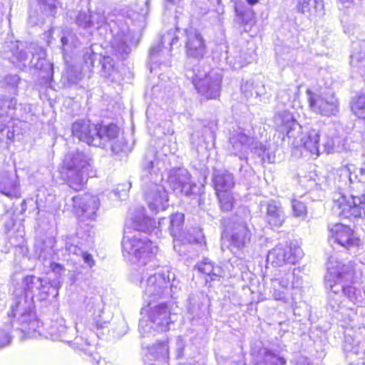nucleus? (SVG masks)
I'll return each mask as SVG.
<instances>
[{"label":"nucleus","instance_id":"24","mask_svg":"<svg viewBox=\"0 0 365 365\" xmlns=\"http://www.w3.org/2000/svg\"><path fill=\"white\" fill-rule=\"evenodd\" d=\"M324 131L325 138L322 144V153H341L347 150L346 140L335 134L332 125H328Z\"/></svg>","mask_w":365,"mask_h":365},{"label":"nucleus","instance_id":"54","mask_svg":"<svg viewBox=\"0 0 365 365\" xmlns=\"http://www.w3.org/2000/svg\"><path fill=\"white\" fill-rule=\"evenodd\" d=\"M254 82L252 81H246L241 86L242 92L247 98L254 96Z\"/></svg>","mask_w":365,"mask_h":365},{"label":"nucleus","instance_id":"60","mask_svg":"<svg viewBox=\"0 0 365 365\" xmlns=\"http://www.w3.org/2000/svg\"><path fill=\"white\" fill-rule=\"evenodd\" d=\"M343 5L348 7L349 6L354 0H339Z\"/></svg>","mask_w":365,"mask_h":365},{"label":"nucleus","instance_id":"35","mask_svg":"<svg viewBox=\"0 0 365 365\" xmlns=\"http://www.w3.org/2000/svg\"><path fill=\"white\" fill-rule=\"evenodd\" d=\"M323 9L322 0H299L297 5L298 12L311 16L320 13Z\"/></svg>","mask_w":365,"mask_h":365},{"label":"nucleus","instance_id":"58","mask_svg":"<svg viewBox=\"0 0 365 365\" xmlns=\"http://www.w3.org/2000/svg\"><path fill=\"white\" fill-rule=\"evenodd\" d=\"M198 236L196 238H194L193 242L196 243L202 244L204 242V237L202 235L201 232H198Z\"/></svg>","mask_w":365,"mask_h":365},{"label":"nucleus","instance_id":"14","mask_svg":"<svg viewBox=\"0 0 365 365\" xmlns=\"http://www.w3.org/2000/svg\"><path fill=\"white\" fill-rule=\"evenodd\" d=\"M309 103L312 110L324 116L336 115L339 111V103L334 93H324L322 95L312 93L307 91Z\"/></svg>","mask_w":365,"mask_h":365},{"label":"nucleus","instance_id":"23","mask_svg":"<svg viewBox=\"0 0 365 365\" xmlns=\"http://www.w3.org/2000/svg\"><path fill=\"white\" fill-rule=\"evenodd\" d=\"M73 206L80 210L83 216L94 219L100 207V200L90 193H84L73 197Z\"/></svg>","mask_w":365,"mask_h":365},{"label":"nucleus","instance_id":"31","mask_svg":"<svg viewBox=\"0 0 365 365\" xmlns=\"http://www.w3.org/2000/svg\"><path fill=\"white\" fill-rule=\"evenodd\" d=\"M169 357V348L165 341L153 344L148 350L145 356V361L148 362L149 365H155V361L158 364H165Z\"/></svg>","mask_w":365,"mask_h":365},{"label":"nucleus","instance_id":"16","mask_svg":"<svg viewBox=\"0 0 365 365\" xmlns=\"http://www.w3.org/2000/svg\"><path fill=\"white\" fill-rule=\"evenodd\" d=\"M329 242L331 245L336 243L346 249L359 245V238L349 226L336 223L329 226Z\"/></svg>","mask_w":365,"mask_h":365},{"label":"nucleus","instance_id":"13","mask_svg":"<svg viewBox=\"0 0 365 365\" xmlns=\"http://www.w3.org/2000/svg\"><path fill=\"white\" fill-rule=\"evenodd\" d=\"M73 14L74 16L71 15V18H74L77 26L86 30L89 36L96 30L106 29L109 26L108 19L101 9H97L94 12L79 11Z\"/></svg>","mask_w":365,"mask_h":365},{"label":"nucleus","instance_id":"5","mask_svg":"<svg viewBox=\"0 0 365 365\" xmlns=\"http://www.w3.org/2000/svg\"><path fill=\"white\" fill-rule=\"evenodd\" d=\"M339 175L338 190L333 193V209L345 218L361 217L365 208V193L361 196L350 195L348 200L344 192L352 182L351 165L342 167L337 171Z\"/></svg>","mask_w":365,"mask_h":365},{"label":"nucleus","instance_id":"8","mask_svg":"<svg viewBox=\"0 0 365 365\" xmlns=\"http://www.w3.org/2000/svg\"><path fill=\"white\" fill-rule=\"evenodd\" d=\"M295 269H278L271 279L269 293L273 299L289 303L294 301V295L302 285V278Z\"/></svg>","mask_w":365,"mask_h":365},{"label":"nucleus","instance_id":"15","mask_svg":"<svg viewBox=\"0 0 365 365\" xmlns=\"http://www.w3.org/2000/svg\"><path fill=\"white\" fill-rule=\"evenodd\" d=\"M302 256L300 247L280 244L268 252L267 261L274 267H282L285 263L295 264Z\"/></svg>","mask_w":365,"mask_h":365},{"label":"nucleus","instance_id":"12","mask_svg":"<svg viewBox=\"0 0 365 365\" xmlns=\"http://www.w3.org/2000/svg\"><path fill=\"white\" fill-rule=\"evenodd\" d=\"M22 283L24 292L23 296L31 300L34 297L39 301L46 300L51 292H55L56 295L58 294V282H48L46 279L34 275H28L24 278Z\"/></svg>","mask_w":365,"mask_h":365},{"label":"nucleus","instance_id":"63","mask_svg":"<svg viewBox=\"0 0 365 365\" xmlns=\"http://www.w3.org/2000/svg\"><path fill=\"white\" fill-rule=\"evenodd\" d=\"M98 364H99V365H113V364H111V363H108V364H106V361H105L104 359H103V360H100V361H98Z\"/></svg>","mask_w":365,"mask_h":365},{"label":"nucleus","instance_id":"51","mask_svg":"<svg viewBox=\"0 0 365 365\" xmlns=\"http://www.w3.org/2000/svg\"><path fill=\"white\" fill-rule=\"evenodd\" d=\"M98 57V54L93 51L92 46L86 48L83 56V61L88 68L93 67L94 62Z\"/></svg>","mask_w":365,"mask_h":365},{"label":"nucleus","instance_id":"56","mask_svg":"<svg viewBox=\"0 0 365 365\" xmlns=\"http://www.w3.org/2000/svg\"><path fill=\"white\" fill-rule=\"evenodd\" d=\"M81 258H83V262L87 264L90 267H93L95 264V261L93 258V256L83 250V253L81 254Z\"/></svg>","mask_w":365,"mask_h":365},{"label":"nucleus","instance_id":"33","mask_svg":"<svg viewBox=\"0 0 365 365\" xmlns=\"http://www.w3.org/2000/svg\"><path fill=\"white\" fill-rule=\"evenodd\" d=\"M83 253L82 244L78 235L67 236L65 240V253L63 257L66 260L76 261L81 258Z\"/></svg>","mask_w":365,"mask_h":365},{"label":"nucleus","instance_id":"40","mask_svg":"<svg viewBox=\"0 0 365 365\" xmlns=\"http://www.w3.org/2000/svg\"><path fill=\"white\" fill-rule=\"evenodd\" d=\"M61 41L63 51L69 52L73 48H76L80 44V42L76 37V34L71 31H63V36H61Z\"/></svg>","mask_w":365,"mask_h":365},{"label":"nucleus","instance_id":"50","mask_svg":"<svg viewBox=\"0 0 365 365\" xmlns=\"http://www.w3.org/2000/svg\"><path fill=\"white\" fill-rule=\"evenodd\" d=\"M20 78L17 75H8L4 78V86L10 92L16 94Z\"/></svg>","mask_w":365,"mask_h":365},{"label":"nucleus","instance_id":"39","mask_svg":"<svg viewBox=\"0 0 365 365\" xmlns=\"http://www.w3.org/2000/svg\"><path fill=\"white\" fill-rule=\"evenodd\" d=\"M45 191L46 190L44 188H40L38 190L36 193V199L35 202H34L32 199L24 200L21 204V211L25 212L27 209V206L29 205L30 207H33L35 210H37L38 212L36 214H38L39 207L41 206L43 203L49 201V199L47 197L45 200H43V198ZM48 197L52 198V196L51 195H48ZM51 200L52 199H50V200Z\"/></svg>","mask_w":365,"mask_h":365},{"label":"nucleus","instance_id":"22","mask_svg":"<svg viewBox=\"0 0 365 365\" xmlns=\"http://www.w3.org/2000/svg\"><path fill=\"white\" fill-rule=\"evenodd\" d=\"M185 33L187 56L197 60L202 58L206 53V47L202 36L192 28L186 29Z\"/></svg>","mask_w":365,"mask_h":365},{"label":"nucleus","instance_id":"52","mask_svg":"<svg viewBox=\"0 0 365 365\" xmlns=\"http://www.w3.org/2000/svg\"><path fill=\"white\" fill-rule=\"evenodd\" d=\"M130 187V184H129V185H118L115 190H113L110 194H113L118 199L123 200L127 196V192Z\"/></svg>","mask_w":365,"mask_h":365},{"label":"nucleus","instance_id":"30","mask_svg":"<svg viewBox=\"0 0 365 365\" xmlns=\"http://www.w3.org/2000/svg\"><path fill=\"white\" fill-rule=\"evenodd\" d=\"M178 41L175 31H168L162 36L160 43L157 46L151 48L150 51L151 60L154 61L156 57L164 54L170 56L173 46L178 43Z\"/></svg>","mask_w":365,"mask_h":365},{"label":"nucleus","instance_id":"36","mask_svg":"<svg viewBox=\"0 0 365 365\" xmlns=\"http://www.w3.org/2000/svg\"><path fill=\"white\" fill-rule=\"evenodd\" d=\"M49 334L51 339L53 341H71V337H69L68 333V328L63 319L53 323L49 329Z\"/></svg>","mask_w":365,"mask_h":365},{"label":"nucleus","instance_id":"37","mask_svg":"<svg viewBox=\"0 0 365 365\" xmlns=\"http://www.w3.org/2000/svg\"><path fill=\"white\" fill-rule=\"evenodd\" d=\"M101 74L106 78H110L114 80L115 75L117 73V69L115 66L114 60L110 56H103L101 61Z\"/></svg>","mask_w":365,"mask_h":365},{"label":"nucleus","instance_id":"4","mask_svg":"<svg viewBox=\"0 0 365 365\" xmlns=\"http://www.w3.org/2000/svg\"><path fill=\"white\" fill-rule=\"evenodd\" d=\"M19 41L6 42L1 51L2 56L19 68L27 66L39 70V75L46 81L53 77V64L46 60L45 50L35 43H31L26 49Z\"/></svg>","mask_w":365,"mask_h":365},{"label":"nucleus","instance_id":"45","mask_svg":"<svg viewBox=\"0 0 365 365\" xmlns=\"http://www.w3.org/2000/svg\"><path fill=\"white\" fill-rule=\"evenodd\" d=\"M350 63L353 68H358L360 75L363 76L365 73V51L351 54Z\"/></svg>","mask_w":365,"mask_h":365},{"label":"nucleus","instance_id":"18","mask_svg":"<svg viewBox=\"0 0 365 365\" xmlns=\"http://www.w3.org/2000/svg\"><path fill=\"white\" fill-rule=\"evenodd\" d=\"M168 182L170 188L176 193H184L189 195L192 193V189L195 187L191 182L190 175L188 171L182 168H175L170 171Z\"/></svg>","mask_w":365,"mask_h":365},{"label":"nucleus","instance_id":"19","mask_svg":"<svg viewBox=\"0 0 365 365\" xmlns=\"http://www.w3.org/2000/svg\"><path fill=\"white\" fill-rule=\"evenodd\" d=\"M274 124L276 129L287 138L297 139V135L301 133L302 127L294 118L292 114L287 110L277 112L274 116Z\"/></svg>","mask_w":365,"mask_h":365},{"label":"nucleus","instance_id":"42","mask_svg":"<svg viewBox=\"0 0 365 365\" xmlns=\"http://www.w3.org/2000/svg\"><path fill=\"white\" fill-rule=\"evenodd\" d=\"M184 215L182 213H176L170 217L169 220L163 218L160 220L159 225L164 223V221L169 222V230L171 235H175L177 232L180 230L182 226Z\"/></svg>","mask_w":365,"mask_h":365},{"label":"nucleus","instance_id":"1","mask_svg":"<svg viewBox=\"0 0 365 365\" xmlns=\"http://www.w3.org/2000/svg\"><path fill=\"white\" fill-rule=\"evenodd\" d=\"M121 244L125 259L142 269L140 287L143 299L149 306L159 299L166 300L178 297L182 284L174 272L166 269L154 274L149 273L157 266L155 256L158 252V247L150 240L138 232L133 235H125Z\"/></svg>","mask_w":365,"mask_h":365},{"label":"nucleus","instance_id":"11","mask_svg":"<svg viewBox=\"0 0 365 365\" xmlns=\"http://www.w3.org/2000/svg\"><path fill=\"white\" fill-rule=\"evenodd\" d=\"M34 302L31 299L24 297L21 292H15L10 306L8 316L21 326L24 331H36L38 322L34 312Z\"/></svg>","mask_w":365,"mask_h":365},{"label":"nucleus","instance_id":"62","mask_svg":"<svg viewBox=\"0 0 365 365\" xmlns=\"http://www.w3.org/2000/svg\"><path fill=\"white\" fill-rule=\"evenodd\" d=\"M250 5H255L258 3L259 0H246Z\"/></svg>","mask_w":365,"mask_h":365},{"label":"nucleus","instance_id":"53","mask_svg":"<svg viewBox=\"0 0 365 365\" xmlns=\"http://www.w3.org/2000/svg\"><path fill=\"white\" fill-rule=\"evenodd\" d=\"M11 342L9 330H0V349L8 346Z\"/></svg>","mask_w":365,"mask_h":365},{"label":"nucleus","instance_id":"57","mask_svg":"<svg viewBox=\"0 0 365 365\" xmlns=\"http://www.w3.org/2000/svg\"><path fill=\"white\" fill-rule=\"evenodd\" d=\"M254 96L255 97L261 96L265 92V88L263 85H259L258 83L255 85L254 84Z\"/></svg>","mask_w":365,"mask_h":365},{"label":"nucleus","instance_id":"44","mask_svg":"<svg viewBox=\"0 0 365 365\" xmlns=\"http://www.w3.org/2000/svg\"><path fill=\"white\" fill-rule=\"evenodd\" d=\"M221 210L225 212L230 211L234 205V197L230 191L216 192Z\"/></svg>","mask_w":365,"mask_h":365},{"label":"nucleus","instance_id":"6","mask_svg":"<svg viewBox=\"0 0 365 365\" xmlns=\"http://www.w3.org/2000/svg\"><path fill=\"white\" fill-rule=\"evenodd\" d=\"M27 111L26 106H17L15 98H0V144L6 148L13 142L17 125L24 120Z\"/></svg>","mask_w":365,"mask_h":365},{"label":"nucleus","instance_id":"26","mask_svg":"<svg viewBox=\"0 0 365 365\" xmlns=\"http://www.w3.org/2000/svg\"><path fill=\"white\" fill-rule=\"evenodd\" d=\"M251 240V232L245 222L236 225L230 235V246L231 249L235 248L241 250L246 247Z\"/></svg>","mask_w":365,"mask_h":365},{"label":"nucleus","instance_id":"10","mask_svg":"<svg viewBox=\"0 0 365 365\" xmlns=\"http://www.w3.org/2000/svg\"><path fill=\"white\" fill-rule=\"evenodd\" d=\"M197 92L206 99L216 98L220 95L222 75L217 70L206 71L198 65L186 73Z\"/></svg>","mask_w":365,"mask_h":365},{"label":"nucleus","instance_id":"61","mask_svg":"<svg viewBox=\"0 0 365 365\" xmlns=\"http://www.w3.org/2000/svg\"><path fill=\"white\" fill-rule=\"evenodd\" d=\"M51 267L54 271H56V269H60V270L62 269V267L59 264L53 263V264H51Z\"/></svg>","mask_w":365,"mask_h":365},{"label":"nucleus","instance_id":"7","mask_svg":"<svg viewBox=\"0 0 365 365\" xmlns=\"http://www.w3.org/2000/svg\"><path fill=\"white\" fill-rule=\"evenodd\" d=\"M62 173L68 186L75 190H81L88 176H92L90 171L91 158L84 152L78 150L67 153L63 160Z\"/></svg>","mask_w":365,"mask_h":365},{"label":"nucleus","instance_id":"64","mask_svg":"<svg viewBox=\"0 0 365 365\" xmlns=\"http://www.w3.org/2000/svg\"><path fill=\"white\" fill-rule=\"evenodd\" d=\"M293 91H294V93L296 94V93L299 91L298 86H293Z\"/></svg>","mask_w":365,"mask_h":365},{"label":"nucleus","instance_id":"21","mask_svg":"<svg viewBox=\"0 0 365 365\" xmlns=\"http://www.w3.org/2000/svg\"><path fill=\"white\" fill-rule=\"evenodd\" d=\"M119 128L114 124L102 126L97 125V133L96 138H99L100 144L97 147L105 146L107 142L111 143V149L113 152L118 153L125 151V145L123 140H117Z\"/></svg>","mask_w":365,"mask_h":365},{"label":"nucleus","instance_id":"34","mask_svg":"<svg viewBox=\"0 0 365 365\" xmlns=\"http://www.w3.org/2000/svg\"><path fill=\"white\" fill-rule=\"evenodd\" d=\"M195 268L198 272L209 276L211 280H218L223 277L225 274L221 267L214 266L213 263L207 258L197 263Z\"/></svg>","mask_w":365,"mask_h":365},{"label":"nucleus","instance_id":"32","mask_svg":"<svg viewBox=\"0 0 365 365\" xmlns=\"http://www.w3.org/2000/svg\"><path fill=\"white\" fill-rule=\"evenodd\" d=\"M212 182L216 192L230 191L235 185L232 174L226 170H215Z\"/></svg>","mask_w":365,"mask_h":365},{"label":"nucleus","instance_id":"48","mask_svg":"<svg viewBox=\"0 0 365 365\" xmlns=\"http://www.w3.org/2000/svg\"><path fill=\"white\" fill-rule=\"evenodd\" d=\"M57 0H38L41 10L46 16H54L56 11Z\"/></svg>","mask_w":365,"mask_h":365},{"label":"nucleus","instance_id":"9","mask_svg":"<svg viewBox=\"0 0 365 365\" xmlns=\"http://www.w3.org/2000/svg\"><path fill=\"white\" fill-rule=\"evenodd\" d=\"M142 312L148 313L149 321L140 320L139 331L143 337L155 336V331H166L170 325L177 320V315L172 313L170 308L165 302L142 308Z\"/></svg>","mask_w":365,"mask_h":365},{"label":"nucleus","instance_id":"29","mask_svg":"<svg viewBox=\"0 0 365 365\" xmlns=\"http://www.w3.org/2000/svg\"><path fill=\"white\" fill-rule=\"evenodd\" d=\"M286 215L282 204L275 200L267 202L266 205V222L272 227H279L285 221Z\"/></svg>","mask_w":365,"mask_h":365},{"label":"nucleus","instance_id":"2","mask_svg":"<svg viewBox=\"0 0 365 365\" xmlns=\"http://www.w3.org/2000/svg\"><path fill=\"white\" fill-rule=\"evenodd\" d=\"M354 264H344L334 257L329 259L325 285L329 289L327 310L336 319L346 322H351L356 316L354 308L342 305L341 297H346L354 305L365 306V290L355 285Z\"/></svg>","mask_w":365,"mask_h":365},{"label":"nucleus","instance_id":"17","mask_svg":"<svg viewBox=\"0 0 365 365\" xmlns=\"http://www.w3.org/2000/svg\"><path fill=\"white\" fill-rule=\"evenodd\" d=\"M110 29L113 33V38L110 40L113 52L115 56L125 58L131 51L133 34L126 26L119 28L116 31H113L112 28Z\"/></svg>","mask_w":365,"mask_h":365},{"label":"nucleus","instance_id":"43","mask_svg":"<svg viewBox=\"0 0 365 365\" xmlns=\"http://www.w3.org/2000/svg\"><path fill=\"white\" fill-rule=\"evenodd\" d=\"M53 240L48 239L40 247L38 258L43 261L51 260L55 255H58L53 248Z\"/></svg>","mask_w":365,"mask_h":365},{"label":"nucleus","instance_id":"3","mask_svg":"<svg viewBox=\"0 0 365 365\" xmlns=\"http://www.w3.org/2000/svg\"><path fill=\"white\" fill-rule=\"evenodd\" d=\"M167 169L166 155L160 156L153 150L145 155L143 163L142 189L149 209L156 214L168 206V195L163 180V172Z\"/></svg>","mask_w":365,"mask_h":365},{"label":"nucleus","instance_id":"49","mask_svg":"<svg viewBox=\"0 0 365 365\" xmlns=\"http://www.w3.org/2000/svg\"><path fill=\"white\" fill-rule=\"evenodd\" d=\"M293 215L296 217L304 219L307 215V209L304 203L301 201L293 200L292 201Z\"/></svg>","mask_w":365,"mask_h":365},{"label":"nucleus","instance_id":"25","mask_svg":"<svg viewBox=\"0 0 365 365\" xmlns=\"http://www.w3.org/2000/svg\"><path fill=\"white\" fill-rule=\"evenodd\" d=\"M252 141V138L243 131H235L230 138V150L235 155H238L240 160H247V150Z\"/></svg>","mask_w":365,"mask_h":365},{"label":"nucleus","instance_id":"47","mask_svg":"<svg viewBox=\"0 0 365 365\" xmlns=\"http://www.w3.org/2000/svg\"><path fill=\"white\" fill-rule=\"evenodd\" d=\"M63 76L67 79L68 83L76 84L82 78L81 69L79 66L68 67Z\"/></svg>","mask_w":365,"mask_h":365},{"label":"nucleus","instance_id":"38","mask_svg":"<svg viewBox=\"0 0 365 365\" xmlns=\"http://www.w3.org/2000/svg\"><path fill=\"white\" fill-rule=\"evenodd\" d=\"M285 364V359L265 349L263 351L262 358L256 362L255 365H284Z\"/></svg>","mask_w":365,"mask_h":365},{"label":"nucleus","instance_id":"28","mask_svg":"<svg viewBox=\"0 0 365 365\" xmlns=\"http://www.w3.org/2000/svg\"><path fill=\"white\" fill-rule=\"evenodd\" d=\"M301 134L302 132L299 134H296L297 138L293 139V143L296 146H304L311 154L319 156L322 153V148L319 145V131L312 129L303 137H301Z\"/></svg>","mask_w":365,"mask_h":365},{"label":"nucleus","instance_id":"41","mask_svg":"<svg viewBox=\"0 0 365 365\" xmlns=\"http://www.w3.org/2000/svg\"><path fill=\"white\" fill-rule=\"evenodd\" d=\"M343 348L346 353H353L355 354L364 351L359 340L348 334H345Z\"/></svg>","mask_w":365,"mask_h":365},{"label":"nucleus","instance_id":"59","mask_svg":"<svg viewBox=\"0 0 365 365\" xmlns=\"http://www.w3.org/2000/svg\"><path fill=\"white\" fill-rule=\"evenodd\" d=\"M182 345V341L178 339V356H182L183 354V348H181L180 346Z\"/></svg>","mask_w":365,"mask_h":365},{"label":"nucleus","instance_id":"27","mask_svg":"<svg viewBox=\"0 0 365 365\" xmlns=\"http://www.w3.org/2000/svg\"><path fill=\"white\" fill-rule=\"evenodd\" d=\"M0 192L9 197H20L18 176L15 173L7 171L0 173Z\"/></svg>","mask_w":365,"mask_h":365},{"label":"nucleus","instance_id":"46","mask_svg":"<svg viewBox=\"0 0 365 365\" xmlns=\"http://www.w3.org/2000/svg\"><path fill=\"white\" fill-rule=\"evenodd\" d=\"M351 110L358 118L365 119V96H359L353 101Z\"/></svg>","mask_w":365,"mask_h":365},{"label":"nucleus","instance_id":"55","mask_svg":"<svg viewBox=\"0 0 365 365\" xmlns=\"http://www.w3.org/2000/svg\"><path fill=\"white\" fill-rule=\"evenodd\" d=\"M108 321L106 319H103L101 315L97 316L93 318V322L89 326L90 329H99L107 327Z\"/></svg>","mask_w":365,"mask_h":365},{"label":"nucleus","instance_id":"20","mask_svg":"<svg viewBox=\"0 0 365 365\" xmlns=\"http://www.w3.org/2000/svg\"><path fill=\"white\" fill-rule=\"evenodd\" d=\"M71 130L73 135L79 140L93 146L100 144L99 138H96L97 125L91 123L90 120H76L73 123Z\"/></svg>","mask_w":365,"mask_h":365}]
</instances>
